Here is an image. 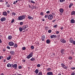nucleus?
<instances>
[{
	"label": "nucleus",
	"instance_id": "obj_1",
	"mask_svg": "<svg viewBox=\"0 0 75 75\" xmlns=\"http://www.w3.org/2000/svg\"><path fill=\"white\" fill-rule=\"evenodd\" d=\"M25 18V15H22L21 16H20L18 17V20H24Z\"/></svg>",
	"mask_w": 75,
	"mask_h": 75
},
{
	"label": "nucleus",
	"instance_id": "obj_2",
	"mask_svg": "<svg viewBox=\"0 0 75 75\" xmlns=\"http://www.w3.org/2000/svg\"><path fill=\"white\" fill-rule=\"evenodd\" d=\"M33 52H31L27 56V58L28 59H30L31 57H33Z\"/></svg>",
	"mask_w": 75,
	"mask_h": 75
},
{
	"label": "nucleus",
	"instance_id": "obj_3",
	"mask_svg": "<svg viewBox=\"0 0 75 75\" xmlns=\"http://www.w3.org/2000/svg\"><path fill=\"white\" fill-rule=\"evenodd\" d=\"M48 19L49 20H51L53 18V16L52 14H50L48 16Z\"/></svg>",
	"mask_w": 75,
	"mask_h": 75
},
{
	"label": "nucleus",
	"instance_id": "obj_4",
	"mask_svg": "<svg viewBox=\"0 0 75 75\" xmlns=\"http://www.w3.org/2000/svg\"><path fill=\"white\" fill-rule=\"evenodd\" d=\"M8 45L9 46H14V43L13 42H10L8 43Z\"/></svg>",
	"mask_w": 75,
	"mask_h": 75
},
{
	"label": "nucleus",
	"instance_id": "obj_5",
	"mask_svg": "<svg viewBox=\"0 0 75 75\" xmlns=\"http://www.w3.org/2000/svg\"><path fill=\"white\" fill-rule=\"evenodd\" d=\"M12 67L14 69H17V64H14L12 66Z\"/></svg>",
	"mask_w": 75,
	"mask_h": 75
},
{
	"label": "nucleus",
	"instance_id": "obj_6",
	"mask_svg": "<svg viewBox=\"0 0 75 75\" xmlns=\"http://www.w3.org/2000/svg\"><path fill=\"white\" fill-rule=\"evenodd\" d=\"M28 25H25L23 26L22 27L23 29V30H25L26 28H28Z\"/></svg>",
	"mask_w": 75,
	"mask_h": 75
},
{
	"label": "nucleus",
	"instance_id": "obj_7",
	"mask_svg": "<svg viewBox=\"0 0 75 75\" xmlns=\"http://www.w3.org/2000/svg\"><path fill=\"white\" fill-rule=\"evenodd\" d=\"M66 52V50L64 49H62L60 50V52L62 54H64V52Z\"/></svg>",
	"mask_w": 75,
	"mask_h": 75
},
{
	"label": "nucleus",
	"instance_id": "obj_8",
	"mask_svg": "<svg viewBox=\"0 0 75 75\" xmlns=\"http://www.w3.org/2000/svg\"><path fill=\"white\" fill-rule=\"evenodd\" d=\"M45 36L44 35H43L41 37V40L42 41H44V40H45Z\"/></svg>",
	"mask_w": 75,
	"mask_h": 75
},
{
	"label": "nucleus",
	"instance_id": "obj_9",
	"mask_svg": "<svg viewBox=\"0 0 75 75\" xmlns=\"http://www.w3.org/2000/svg\"><path fill=\"white\" fill-rule=\"evenodd\" d=\"M69 41L71 43H72L74 41V40H73V39L72 38H70V39H69Z\"/></svg>",
	"mask_w": 75,
	"mask_h": 75
},
{
	"label": "nucleus",
	"instance_id": "obj_10",
	"mask_svg": "<svg viewBox=\"0 0 75 75\" xmlns=\"http://www.w3.org/2000/svg\"><path fill=\"white\" fill-rule=\"evenodd\" d=\"M47 75H53V73H52V72H49L47 73Z\"/></svg>",
	"mask_w": 75,
	"mask_h": 75
},
{
	"label": "nucleus",
	"instance_id": "obj_11",
	"mask_svg": "<svg viewBox=\"0 0 75 75\" xmlns=\"http://www.w3.org/2000/svg\"><path fill=\"white\" fill-rule=\"evenodd\" d=\"M61 42L63 44L66 42V40L64 39H62L61 40Z\"/></svg>",
	"mask_w": 75,
	"mask_h": 75
},
{
	"label": "nucleus",
	"instance_id": "obj_12",
	"mask_svg": "<svg viewBox=\"0 0 75 75\" xmlns=\"http://www.w3.org/2000/svg\"><path fill=\"white\" fill-rule=\"evenodd\" d=\"M57 37L56 35H52L50 36V38H56Z\"/></svg>",
	"mask_w": 75,
	"mask_h": 75
},
{
	"label": "nucleus",
	"instance_id": "obj_13",
	"mask_svg": "<svg viewBox=\"0 0 75 75\" xmlns=\"http://www.w3.org/2000/svg\"><path fill=\"white\" fill-rule=\"evenodd\" d=\"M3 16H7V12H6L4 11L3 13Z\"/></svg>",
	"mask_w": 75,
	"mask_h": 75
},
{
	"label": "nucleus",
	"instance_id": "obj_14",
	"mask_svg": "<svg viewBox=\"0 0 75 75\" xmlns=\"http://www.w3.org/2000/svg\"><path fill=\"white\" fill-rule=\"evenodd\" d=\"M6 20V18H2L1 19V21H5Z\"/></svg>",
	"mask_w": 75,
	"mask_h": 75
},
{
	"label": "nucleus",
	"instance_id": "obj_15",
	"mask_svg": "<svg viewBox=\"0 0 75 75\" xmlns=\"http://www.w3.org/2000/svg\"><path fill=\"white\" fill-rule=\"evenodd\" d=\"M10 54H11V55H14L15 54V53L13 51H11L10 52Z\"/></svg>",
	"mask_w": 75,
	"mask_h": 75
},
{
	"label": "nucleus",
	"instance_id": "obj_16",
	"mask_svg": "<svg viewBox=\"0 0 75 75\" xmlns=\"http://www.w3.org/2000/svg\"><path fill=\"white\" fill-rule=\"evenodd\" d=\"M11 58V56L10 55H9L8 56V57H7V60H10V59Z\"/></svg>",
	"mask_w": 75,
	"mask_h": 75
},
{
	"label": "nucleus",
	"instance_id": "obj_17",
	"mask_svg": "<svg viewBox=\"0 0 75 75\" xmlns=\"http://www.w3.org/2000/svg\"><path fill=\"white\" fill-rule=\"evenodd\" d=\"M61 67L63 68H64V67H65V65L63 63H62L61 64Z\"/></svg>",
	"mask_w": 75,
	"mask_h": 75
},
{
	"label": "nucleus",
	"instance_id": "obj_18",
	"mask_svg": "<svg viewBox=\"0 0 75 75\" xmlns=\"http://www.w3.org/2000/svg\"><path fill=\"white\" fill-rule=\"evenodd\" d=\"M71 22L72 23H75V21L73 19H72L71 20Z\"/></svg>",
	"mask_w": 75,
	"mask_h": 75
},
{
	"label": "nucleus",
	"instance_id": "obj_19",
	"mask_svg": "<svg viewBox=\"0 0 75 75\" xmlns=\"http://www.w3.org/2000/svg\"><path fill=\"white\" fill-rule=\"evenodd\" d=\"M28 18L29 19H30V20H33V17H32L28 16Z\"/></svg>",
	"mask_w": 75,
	"mask_h": 75
},
{
	"label": "nucleus",
	"instance_id": "obj_20",
	"mask_svg": "<svg viewBox=\"0 0 75 75\" xmlns=\"http://www.w3.org/2000/svg\"><path fill=\"white\" fill-rule=\"evenodd\" d=\"M7 67L8 68H9L10 67H11V64H10L9 63H8L7 64Z\"/></svg>",
	"mask_w": 75,
	"mask_h": 75
},
{
	"label": "nucleus",
	"instance_id": "obj_21",
	"mask_svg": "<svg viewBox=\"0 0 75 75\" xmlns=\"http://www.w3.org/2000/svg\"><path fill=\"white\" fill-rule=\"evenodd\" d=\"M73 5H74V4H72V3L70 4V5H69V8H71V7H72V6H73Z\"/></svg>",
	"mask_w": 75,
	"mask_h": 75
},
{
	"label": "nucleus",
	"instance_id": "obj_22",
	"mask_svg": "<svg viewBox=\"0 0 75 75\" xmlns=\"http://www.w3.org/2000/svg\"><path fill=\"white\" fill-rule=\"evenodd\" d=\"M8 40H11V39H12V36L11 35L9 36L8 37Z\"/></svg>",
	"mask_w": 75,
	"mask_h": 75
},
{
	"label": "nucleus",
	"instance_id": "obj_23",
	"mask_svg": "<svg viewBox=\"0 0 75 75\" xmlns=\"http://www.w3.org/2000/svg\"><path fill=\"white\" fill-rule=\"evenodd\" d=\"M59 11L60 13H63L64 12V9L62 8L61 9H60Z\"/></svg>",
	"mask_w": 75,
	"mask_h": 75
},
{
	"label": "nucleus",
	"instance_id": "obj_24",
	"mask_svg": "<svg viewBox=\"0 0 75 75\" xmlns=\"http://www.w3.org/2000/svg\"><path fill=\"white\" fill-rule=\"evenodd\" d=\"M72 15H75V11H73L71 13Z\"/></svg>",
	"mask_w": 75,
	"mask_h": 75
},
{
	"label": "nucleus",
	"instance_id": "obj_25",
	"mask_svg": "<svg viewBox=\"0 0 75 75\" xmlns=\"http://www.w3.org/2000/svg\"><path fill=\"white\" fill-rule=\"evenodd\" d=\"M39 71L38 70V69H36L35 71V73H36V74H38V72H39Z\"/></svg>",
	"mask_w": 75,
	"mask_h": 75
},
{
	"label": "nucleus",
	"instance_id": "obj_26",
	"mask_svg": "<svg viewBox=\"0 0 75 75\" xmlns=\"http://www.w3.org/2000/svg\"><path fill=\"white\" fill-rule=\"evenodd\" d=\"M19 30L20 31V32H21V31H22L23 30V28H22L20 27V28H19Z\"/></svg>",
	"mask_w": 75,
	"mask_h": 75
},
{
	"label": "nucleus",
	"instance_id": "obj_27",
	"mask_svg": "<svg viewBox=\"0 0 75 75\" xmlns=\"http://www.w3.org/2000/svg\"><path fill=\"white\" fill-rule=\"evenodd\" d=\"M46 42L47 44H49L50 42V41L49 40H46Z\"/></svg>",
	"mask_w": 75,
	"mask_h": 75
},
{
	"label": "nucleus",
	"instance_id": "obj_28",
	"mask_svg": "<svg viewBox=\"0 0 75 75\" xmlns=\"http://www.w3.org/2000/svg\"><path fill=\"white\" fill-rule=\"evenodd\" d=\"M30 60L32 61H35V59L34 58H32L31 59H30Z\"/></svg>",
	"mask_w": 75,
	"mask_h": 75
},
{
	"label": "nucleus",
	"instance_id": "obj_29",
	"mask_svg": "<svg viewBox=\"0 0 75 75\" xmlns=\"http://www.w3.org/2000/svg\"><path fill=\"white\" fill-rule=\"evenodd\" d=\"M51 69L50 68H48L47 69V71H51Z\"/></svg>",
	"mask_w": 75,
	"mask_h": 75
},
{
	"label": "nucleus",
	"instance_id": "obj_30",
	"mask_svg": "<svg viewBox=\"0 0 75 75\" xmlns=\"http://www.w3.org/2000/svg\"><path fill=\"white\" fill-rule=\"evenodd\" d=\"M36 8L35 6H33V7H32L31 8L32 9H35Z\"/></svg>",
	"mask_w": 75,
	"mask_h": 75
},
{
	"label": "nucleus",
	"instance_id": "obj_31",
	"mask_svg": "<svg viewBox=\"0 0 75 75\" xmlns=\"http://www.w3.org/2000/svg\"><path fill=\"white\" fill-rule=\"evenodd\" d=\"M31 48L32 49V50H34V46L32 45L31 47Z\"/></svg>",
	"mask_w": 75,
	"mask_h": 75
},
{
	"label": "nucleus",
	"instance_id": "obj_32",
	"mask_svg": "<svg viewBox=\"0 0 75 75\" xmlns=\"http://www.w3.org/2000/svg\"><path fill=\"white\" fill-rule=\"evenodd\" d=\"M6 7L8 8L10 7V4H8L6 6Z\"/></svg>",
	"mask_w": 75,
	"mask_h": 75
},
{
	"label": "nucleus",
	"instance_id": "obj_33",
	"mask_svg": "<svg viewBox=\"0 0 75 75\" xmlns=\"http://www.w3.org/2000/svg\"><path fill=\"white\" fill-rule=\"evenodd\" d=\"M17 44H15L14 46V47H15V48H17Z\"/></svg>",
	"mask_w": 75,
	"mask_h": 75
},
{
	"label": "nucleus",
	"instance_id": "obj_34",
	"mask_svg": "<svg viewBox=\"0 0 75 75\" xmlns=\"http://www.w3.org/2000/svg\"><path fill=\"white\" fill-rule=\"evenodd\" d=\"M26 49V48L25 47H22V50H25Z\"/></svg>",
	"mask_w": 75,
	"mask_h": 75
},
{
	"label": "nucleus",
	"instance_id": "obj_35",
	"mask_svg": "<svg viewBox=\"0 0 75 75\" xmlns=\"http://www.w3.org/2000/svg\"><path fill=\"white\" fill-rule=\"evenodd\" d=\"M64 69H68V67H66L65 66H64Z\"/></svg>",
	"mask_w": 75,
	"mask_h": 75
},
{
	"label": "nucleus",
	"instance_id": "obj_36",
	"mask_svg": "<svg viewBox=\"0 0 75 75\" xmlns=\"http://www.w3.org/2000/svg\"><path fill=\"white\" fill-rule=\"evenodd\" d=\"M65 0H60V2H61V3H62V2L65 1Z\"/></svg>",
	"mask_w": 75,
	"mask_h": 75
},
{
	"label": "nucleus",
	"instance_id": "obj_37",
	"mask_svg": "<svg viewBox=\"0 0 75 75\" xmlns=\"http://www.w3.org/2000/svg\"><path fill=\"white\" fill-rule=\"evenodd\" d=\"M14 19H13V20L11 21V23H14Z\"/></svg>",
	"mask_w": 75,
	"mask_h": 75
},
{
	"label": "nucleus",
	"instance_id": "obj_38",
	"mask_svg": "<svg viewBox=\"0 0 75 75\" xmlns=\"http://www.w3.org/2000/svg\"><path fill=\"white\" fill-rule=\"evenodd\" d=\"M30 2L32 3H33V4H34L35 3V2L34 1H30Z\"/></svg>",
	"mask_w": 75,
	"mask_h": 75
},
{
	"label": "nucleus",
	"instance_id": "obj_39",
	"mask_svg": "<svg viewBox=\"0 0 75 75\" xmlns=\"http://www.w3.org/2000/svg\"><path fill=\"white\" fill-rule=\"evenodd\" d=\"M72 59V57L71 56H69V59L71 60Z\"/></svg>",
	"mask_w": 75,
	"mask_h": 75
},
{
	"label": "nucleus",
	"instance_id": "obj_40",
	"mask_svg": "<svg viewBox=\"0 0 75 75\" xmlns=\"http://www.w3.org/2000/svg\"><path fill=\"white\" fill-rule=\"evenodd\" d=\"M8 49V50H10V47L9 46H8L6 47Z\"/></svg>",
	"mask_w": 75,
	"mask_h": 75
},
{
	"label": "nucleus",
	"instance_id": "obj_41",
	"mask_svg": "<svg viewBox=\"0 0 75 75\" xmlns=\"http://www.w3.org/2000/svg\"><path fill=\"white\" fill-rule=\"evenodd\" d=\"M48 17V15H46L45 16V18H47V17Z\"/></svg>",
	"mask_w": 75,
	"mask_h": 75
},
{
	"label": "nucleus",
	"instance_id": "obj_42",
	"mask_svg": "<svg viewBox=\"0 0 75 75\" xmlns=\"http://www.w3.org/2000/svg\"><path fill=\"white\" fill-rule=\"evenodd\" d=\"M51 31H52L51 30H49L48 31V33H51Z\"/></svg>",
	"mask_w": 75,
	"mask_h": 75
},
{
	"label": "nucleus",
	"instance_id": "obj_43",
	"mask_svg": "<svg viewBox=\"0 0 75 75\" xmlns=\"http://www.w3.org/2000/svg\"><path fill=\"white\" fill-rule=\"evenodd\" d=\"M47 14H50V11H48L46 12Z\"/></svg>",
	"mask_w": 75,
	"mask_h": 75
},
{
	"label": "nucleus",
	"instance_id": "obj_44",
	"mask_svg": "<svg viewBox=\"0 0 75 75\" xmlns=\"http://www.w3.org/2000/svg\"><path fill=\"white\" fill-rule=\"evenodd\" d=\"M4 0H0V2L1 3H2V2H4Z\"/></svg>",
	"mask_w": 75,
	"mask_h": 75
},
{
	"label": "nucleus",
	"instance_id": "obj_45",
	"mask_svg": "<svg viewBox=\"0 0 75 75\" xmlns=\"http://www.w3.org/2000/svg\"><path fill=\"white\" fill-rule=\"evenodd\" d=\"M38 67H41V65L40 64H38L37 65Z\"/></svg>",
	"mask_w": 75,
	"mask_h": 75
},
{
	"label": "nucleus",
	"instance_id": "obj_46",
	"mask_svg": "<svg viewBox=\"0 0 75 75\" xmlns=\"http://www.w3.org/2000/svg\"><path fill=\"white\" fill-rule=\"evenodd\" d=\"M56 34H59V31H57L56 33Z\"/></svg>",
	"mask_w": 75,
	"mask_h": 75
},
{
	"label": "nucleus",
	"instance_id": "obj_47",
	"mask_svg": "<svg viewBox=\"0 0 75 75\" xmlns=\"http://www.w3.org/2000/svg\"><path fill=\"white\" fill-rule=\"evenodd\" d=\"M12 14L13 16H15L16 15V13H15L13 12L12 13Z\"/></svg>",
	"mask_w": 75,
	"mask_h": 75
},
{
	"label": "nucleus",
	"instance_id": "obj_48",
	"mask_svg": "<svg viewBox=\"0 0 75 75\" xmlns=\"http://www.w3.org/2000/svg\"><path fill=\"white\" fill-rule=\"evenodd\" d=\"M40 15H41V16H43L44 15V13H43V12L40 13Z\"/></svg>",
	"mask_w": 75,
	"mask_h": 75
},
{
	"label": "nucleus",
	"instance_id": "obj_49",
	"mask_svg": "<svg viewBox=\"0 0 75 75\" xmlns=\"http://www.w3.org/2000/svg\"><path fill=\"white\" fill-rule=\"evenodd\" d=\"M20 25H23V22H21L20 23Z\"/></svg>",
	"mask_w": 75,
	"mask_h": 75
},
{
	"label": "nucleus",
	"instance_id": "obj_50",
	"mask_svg": "<svg viewBox=\"0 0 75 75\" xmlns=\"http://www.w3.org/2000/svg\"><path fill=\"white\" fill-rule=\"evenodd\" d=\"M21 68H22V67L21 66H19V69H21Z\"/></svg>",
	"mask_w": 75,
	"mask_h": 75
},
{
	"label": "nucleus",
	"instance_id": "obj_51",
	"mask_svg": "<svg viewBox=\"0 0 75 75\" xmlns=\"http://www.w3.org/2000/svg\"><path fill=\"white\" fill-rule=\"evenodd\" d=\"M42 73L41 72H39L38 74V75H42Z\"/></svg>",
	"mask_w": 75,
	"mask_h": 75
},
{
	"label": "nucleus",
	"instance_id": "obj_52",
	"mask_svg": "<svg viewBox=\"0 0 75 75\" xmlns=\"http://www.w3.org/2000/svg\"><path fill=\"white\" fill-rule=\"evenodd\" d=\"M71 75H75V73L74 72H73L72 73Z\"/></svg>",
	"mask_w": 75,
	"mask_h": 75
},
{
	"label": "nucleus",
	"instance_id": "obj_53",
	"mask_svg": "<svg viewBox=\"0 0 75 75\" xmlns=\"http://www.w3.org/2000/svg\"><path fill=\"white\" fill-rule=\"evenodd\" d=\"M71 69H72L73 70H74V69H75V67H71Z\"/></svg>",
	"mask_w": 75,
	"mask_h": 75
},
{
	"label": "nucleus",
	"instance_id": "obj_54",
	"mask_svg": "<svg viewBox=\"0 0 75 75\" xmlns=\"http://www.w3.org/2000/svg\"><path fill=\"white\" fill-rule=\"evenodd\" d=\"M55 21H56V19L52 21V22L53 23H54V22H55Z\"/></svg>",
	"mask_w": 75,
	"mask_h": 75
},
{
	"label": "nucleus",
	"instance_id": "obj_55",
	"mask_svg": "<svg viewBox=\"0 0 75 75\" xmlns=\"http://www.w3.org/2000/svg\"><path fill=\"white\" fill-rule=\"evenodd\" d=\"M56 27H57V25H56L54 26V28H56Z\"/></svg>",
	"mask_w": 75,
	"mask_h": 75
},
{
	"label": "nucleus",
	"instance_id": "obj_56",
	"mask_svg": "<svg viewBox=\"0 0 75 75\" xmlns=\"http://www.w3.org/2000/svg\"><path fill=\"white\" fill-rule=\"evenodd\" d=\"M29 8H32V7H31V5H29Z\"/></svg>",
	"mask_w": 75,
	"mask_h": 75
},
{
	"label": "nucleus",
	"instance_id": "obj_57",
	"mask_svg": "<svg viewBox=\"0 0 75 75\" xmlns=\"http://www.w3.org/2000/svg\"><path fill=\"white\" fill-rule=\"evenodd\" d=\"M73 43L74 45H75V41H73Z\"/></svg>",
	"mask_w": 75,
	"mask_h": 75
},
{
	"label": "nucleus",
	"instance_id": "obj_58",
	"mask_svg": "<svg viewBox=\"0 0 75 75\" xmlns=\"http://www.w3.org/2000/svg\"><path fill=\"white\" fill-rule=\"evenodd\" d=\"M7 13L8 14H9V13H10V11H7Z\"/></svg>",
	"mask_w": 75,
	"mask_h": 75
},
{
	"label": "nucleus",
	"instance_id": "obj_59",
	"mask_svg": "<svg viewBox=\"0 0 75 75\" xmlns=\"http://www.w3.org/2000/svg\"><path fill=\"white\" fill-rule=\"evenodd\" d=\"M60 28H61V30H63V28L62 27Z\"/></svg>",
	"mask_w": 75,
	"mask_h": 75
},
{
	"label": "nucleus",
	"instance_id": "obj_60",
	"mask_svg": "<svg viewBox=\"0 0 75 75\" xmlns=\"http://www.w3.org/2000/svg\"><path fill=\"white\" fill-rule=\"evenodd\" d=\"M1 42H2V41H1V40L0 39V44L1 43Z\"/></svg>",
	"mask_w": 75,
	"mask_h": 75
},
{
	"label": "nucleus",
	"instance_id": "obj_61",
	"mask_svg": "<svg viewBox=\"0 0 75 75\" xmlns=\"http://www.w3.org/2000/svg\"><path fill=\"white\" fill-rule=\"evenodd\" d=\"M16 2H15V1H14V2L13 3V4H16Z\"/></svg>",
	"mask_w": 75,
	"mask_h": 75
},
{
	"label": "nucleus",
	"instance_id": "obj_62",
	"mask_svg": "<svg viewBox=\"0 0 75 75\" xmlns=\"http://www.w3.org/2000/svg\"><path fill=\"white\" fill-rule=\"evenodd\" d=\"M3 51H4H4H6V49H4L3 50Z\"/></svg>",
	"mask_w": 75,
	"mask_h": 75
},
{
	"label": "nucleus",
	"instance_id": "obj_63",
	"mask_svg": "<svg viewBox=\"0 0 75 75\" xmlns=\"http://www.w3.org/2000/svg\"><path fill=\"white\" fill-rule=\"evenodd\" d=\"M0 75H4V74L3 73H2Z\"/></svg>",
	"mask_w": 75,
	"mask_h": 75
},
{
	"label": "nucleus",
	"instance_id": "obj_64",
	"mask_svg": "<svg viewBox=\"0 0 75 75\" xmlns=\"http://www.w3.org/2000/svg\"><path fill=\"white\" fill-rule=\"evenodd\" d=\"M58 75H61V73H59Z\"/></svg>",
	"mask_w": 75,
	"mask_h": 75
}]
</instances>
